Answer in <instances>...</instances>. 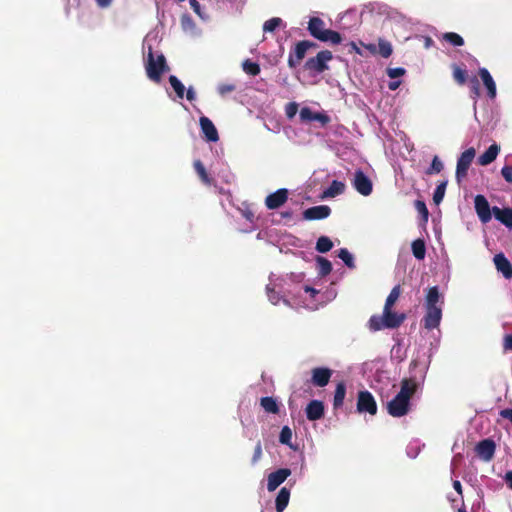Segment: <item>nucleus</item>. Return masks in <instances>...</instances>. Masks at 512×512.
Here are the masks:
<instances>
[{"mask_svg":"<svg viewBox=\"0 0 512 512\" xmlns=\"http://www.w3.org/2000/svg\"><path fill=\"white\" fill-rule=\"evenodd\" d=\"M410 376L400 382V391L387 403V412L392 417H402L410 411V400L424 381L427 372L426 365H420L413 359L409 365Z\"/></svg>","mask_w":512,"mask_h":512,"instance_id":"nucleus-1","label":"nucleus"},{"mask_svg":"<svg viewBox=\"0 0 512 512\" xmlns=\"http://www.w3.org/2000/svg\"><path fill=\"white\" fill-rule=\"evenodd\" d=\"M406 315L403 313L393 312L392 309H383V315H373L368 321V326L371 331H380L382 329H395L402 325L405 321Z\"/></svg>","mask_w":512,"mask_h":512,"instance_id":"nucleus-2","label":"nucleus"},{"mask_svg":"<svg viewBox=\"0 0 512 512\" xmlns=\"http://www.w3.org/2000/svg\"><path fill=\"white\" fill-rule=\"evenodd\" d=\"M308 31L311 36L322 42L340 44L342 37L334 30L326 29L324 21L319 17H311L308 22Z\"/></svg>","mask_w":512,"mask_h":512,"instance_id":"nucleus-3","label":"nucleus"},{"mask_svg":"<svg viewBox=\"0 0 512 512\" xmlns=\"http://www.w3.org/2000/svg\"><path fill=\"white\" fill-rule=\"evenodd\" d=\"M145 68L148 78L155 83H159L161 81L162 74L169 70L164 55L160 54L155 59L152 51H149L148 53Z\"/></svg>","mask_w":512,"mask_h":512,"instance_id":"nucleus-4","label":"nucleus"},{"mask_svg":"<svg viewBox=\"0 0 512 512\" xmlns=\"http://www.w3.org/2000/svg\"><path fill=\"white\" fill-rule=\"evenodd\" d=\"M333 55L329 50H322L315 57L309 58L304 65L305 70L313 73H322L328 69L327 63L332 60Z\"/></svg>","mask_w":512,"mask_h":512,"instance_id":"nucleus-5","label":"nucleus"},{"mask_svg":"<svg viewBox=\"0 0 512 512\" xmlns=\"http://www.w3.org/2000/svg\"><path fill=\"white\" fill-rule=\"evenodd\" d=\"M476 155L473 147L466 149L457 160L455 177L458 183H461L468 175V170Z\"/></svg>","mask_w":512,"mask_h":512,"instance_id":"nucleus-6","label":"nucleus"},{"mask_svg":"<svg viewBox=\"0 0 512 512\" xmlns=\"http://www.w3.org/2000/svg\"><path fill=\"white\" fill-rule=\"evenodd\" d=\"M356 406L359 413H368L370 415H375L377 413V403L375 398L367 390L359 391Z\"/></svg>","mask_w":512,"mask_h":512,"instance_id":"nucleus-7","label":"nucleus"},{"mask_svg":"<svg viewBox=\"0 0 512 512\" xmlns=\"http://www.w3.org/2000/svg\"><path fill=\"white\" fill-rule=\"evenodd\" d=\"M425 314L422 319V325L427 330L438 328L442 319V307H424Z\"/></svg>","mask_w":512,"mask_h":512,"instance_id":"nucleus-8","label":"nucleus"},{"mask_svg":"<svg viewBox=\"0 0 512 512\" xmlns=\"http://www.w3.org/2000/svg\"><path fill=\"white\" fill-rule=\"evenodd\" d=\"M353 187L363 196H369L373 190L372 181L361 169L354 173Z\"/></svg>","mask_w":512,"mask_h":512,"instance_id":"nucleus-9","label":"nucleus"},{"mask_svg":"<svg viewBox=\"0 0 512 512\" xmlns=\"http://www.w3.org/2000/svg\"><path fill=\"white\" fill-rule=\"evenodd\" d=\"M474 207L482 223L486 224L491 221L493 212L485 196L477 195L474 199Z\"/></svg>","mask_w":512,"mask_h":512,"instance_id":"nucleus-10","label":"nucleus"},{"mask_svg":"<svg viewBox=\"0 0 512 512\" xmlns=\"http://www.w3.org/2000/svg\"><path fill=\"white\" fill-rule=\"evenodd\" d=\"M496 450L495 442L490 439H484L477 443L475 452L480 459L485 462H489L493 459Z\"/></svg>","mask_w":512,"mask_h":512,"instance_id":"nucleus-11","label":"nucleus"},{"mask_svg":"<svg viewBox=\"0 0 512 512\" xmlns=\"http://www.w3.org/2000/svg\"><path fill=\"white\" fill-rule=\"evenodd\" d=\"M290 475L291 470L288 468H280L271 472L267 477V490L269 492L276 490Z\"/></svg>","mask_w":512,"mask_h":512,"instance_id":"nucleus-12","label":"nucleus"},{"mask_svg":"<svg viewBox=\"0 0 512 512\" xmlns=\"http://www.w3.org/2000/svg\"><path fill=\"white\" fill-rule=\"evenodd\" d=\"M288 199V190L285 188L278 189L277 191L269 194L265 198V205L270 210H275L286 203Z\"/></svg>","mask_w":512,"mask_h":512,"instance_id":"nucleus-13","label":"nucleus"},{"mask_svg":"<svg viewBox=\"0 0 512 512\" xmlns=\"http://www.w3.org/2000/svg\"><path fill=\"white\" fill-rule=\"evenodd\" d=\"M332 376V370L327 367H316L311 370V382L314 386H326Z\"/></svg>","mask_w":512,"mask_h":512,"instance_id":"nucleus-14","label":"nucleus"},{"mask_svg":"<svg viewBox=\"0 0 512 512\" xmlns=\"http://www.w3.org/2000/svg\"><path fill=\"white\" fill-rule=\"evenodd\" d=\"M331 214V208L327 205H318L307 208L303 212V218L305 220H321L327 218Z\"/></svg>","mask_w":512,"mask_h":512,"instance_id":"nucleus-15","label":"nucleus"},{"mask_svg":"<svg viewBox=\"0 0 512 512\" xmlns=\"http://www.w3.org/2000/svg\"><path fill=\"white\" fill-rule=\"evenodd\" d=\"M324 404L320 400H311L306 407V417L309 421H316L324 416Z\"/></svg>","mask_w":512,"mask_h":512,"instance_id":"nucleus-16","label":"nucleus"},{"mask_svg":"<svg viewBox=\"0 0 512 512\" xmlns=\"http://www.w3.org/2000/svg\"><path fill=\"white\" fill-rule=\"evenodd\" d=\"M199 122L201 131L205 135L206 139L210 142H217L219 140V135L213 122L206 116L200 117Z\"/></svg>","mask_w":512,"mask_h":512,"instance_id":"nucleus-17","label":"nucleus"},{"mask_svg":"<svg viewBox=\"0 0 512 512\" xmlns=\"http://www.w3.org/2000/svg\"><path fill=\"white\" fill-rule=\"evenodd\" d=\"M443 303L444 298L439 292V287H429L425 295L424 307H442Z\"/></svg>","mask_w":512,"mask_h":512,"instance_id":"nucleus-18","label":"nucleus"},{"mask_svg":"<svg viewBox=\"0 0 512 512\" xmlns=\"http://www.w3.org/2000/svg\"><path fill=\"white\" fill-rule=\"evenodd\" d=\"M478 73H479V76H480L485 88L487 89L488 97L490 99H494L497 94V88H496V83H495L493 77L491 76L490 72L486 68H480Z\"/></svg>","mask_w":512,"mask_h":512,"instance_id":"nucleus-19","label":"nucleus"},{"mask_svg":"<svg viewBox=\"0 0 512 512\" xmlns=\"http://www.w3.org/2000/svg\"><path fill=\"white\" fill-rule=\"evenodd\" d=\"M496 269L503 274L506 279L512 278V264L503 253L494 256Z\"/></svg>","mask_w":512,"mask_h":512,"instance_id":"nucleus-20","label":"nucleus"},{"mask_svg":"<svg viewBox=\"0 0 512 512\" xmlns=\"http://www.w3.org/2000/svg\"><path fill=\"white\" fill-rule=\"evenodd\" d=\"M492 212L496 220L507 228L512 229V208H500L498 206H494L492 207Z\"/></svg>","mask_w":512,"mask_h":512,"instance_id":"nucleus-21","label":"nucleus"},{"mask_svg":"<svg viewBox=\"0 0 512 512\" xmlns=\"http://www.w3.org/2000/svg\"><path fill=\"white\" fill-rule=\"evenodd\" d=\"M500 152V146L493 143L488 149L478 157V163L481 166H487L491 164L498 156Z\"/></svg>","mask_w":512,"mask_h":512,"instance_id":"nucleus-22","label":"nucleus"},{"mask_svg":"<svg viewBox=\"0 0 512 512\" xmlns=\"http://www.w3.org/2000/svg\"><path fill=\"white\" fill-rule=\"evenodd\" d=\"M307 53V49L305 45L300 41L295 45V49L293 53H290L288 57V66L290 68H295L300 62L303 60Z\"/></svg>","mask_w":512,"mask_h":512,"instance_id":"nucleus-23","label":"nucleus"},{"mask_svg":"<svg viewBox=\"0 0 512 512\" xmlns=\"http://www.w3.org/2000/svg\"><path fill=\"white\" fill-rule=\"evenodd\" d=\"M289 500H290V490L286 487H282L279 490V492L276 496V500H275L276 512H283L286 509V507L288 506Z\"/></svg>","mask_w":512,"mask_h":512,"instance_id":"nucleus-24","label":"nucleus"},{"mask_svg":"<svg viewBox=\"0 0 512 512\" xmlns=\"http://www.w3.org/2000/svg\"><path fill=\"white\" fill-rule=\"evenodd\" d=\"M345 395H346V385L344 382H339L336 385V389L334 392V398H333V409L334 410H337L343 406Z\"/></svg>","mask_w":512,"mask_h":512,"instance_id":"nucleus-25","label":"nucleus"},{"mask_svg":"<svg viewBox=\"0 0 512 512\" xmlns=\"http://www.w3.org/2000/svg\"><path fill=\"white\" fill-rule=\"evenodd\" d=\"M260 406L265 412L270 414H278L280 411V406L277 400L270 396L262 397L260 399Z\"/></svg>","mask_w":512,"mask_h":512,"instance_id":"nucleus-26","label":"nucleus"},{"mask_svg":"<svg viewBox=\"0 0 512 512\" xmlns=\"http://www.w3.org/2000/svg\"><path fill=\"white\" fill-rule=\"evenodd\" d=\"M345 191V184L343 182L333 180L330 186L323 192L322 198L335 197Z\"/></svg>","mask_w":512,"mask_h":512,"instance_id":"nucleus-27","label":"nucleus"},{"mask_svg":"<svg viewBox=\"0 0 512 512\" xmlns=\"http://www.w3.org/2000/svg\"><path fill=\"white\" fill-rule=\"evenodd\" d=\"M412 253L414 257L418 260H423L426 255V246L423 239H416L412 242L411 245Z\"/></svg>","mask_w":512,"mask_h":512,"instance_id":"nucleus-28","label":"nucleus"},{"mask_svg":"<svg viewBox=\"0 0 512 512\" xmlns=\"http://www.w3.org/2000/svg\"><path fill=\"white\" fill-rule=\"evenodd\" d=\"M193 166L201 181L206 185H211L213 179L207 173L203 163L200 160H195Z\"/></svg>","mask_w":512,"mask_h":512,"instance_id":"nucleus-29","label":"nucleus"},{"mask_svg":"<svg viewBox=\"0 0 512 512\" xmlns=\"http://www.w3.org/2000/svg\"><path fill=\"white\" fill-rule=\"evenodd\" d=\"M316 262H317L318 274L320 276L324 277L331 273L332 264L328 259L318 256L316 258Z\"/></svg>","mask_w":512,"mask_h":512,"instance_id":"nucleus-30","label":"nucleus"},{"mask_svg":"<svg viewBox=\"0 0 512 512\" xmlns=\"http://www.w3.org/2000/svg\"><path fill=\"white\" fill-rule=\"evenodd\" d=\"M401 294L400 285H396L392 288L389 295L386 298L384 308L383 309H392L394 304L397 302Z\"/></svg>","mask_w":512,"mask_h":512,"instance_id":"nucleus-31","label":"nucleus"},{"mask_svg":"<svg viewBox=\"0 0 512 512\" xmlns=\"http://www.w3.org/2000/svg\"><path fill=\"white\" fill-rule=\"evenodd\" d=\"M453 69V78L459 85H464L467 82L468 74L467 70L461 68L460 66L454 64L452 66Z\"/></svg>","mask_w":512,"mask_h":512,"instance_id":"nucleus-32","label":"nucleus"},{"mask_svg":"<svg viewBox=\"0 0 512 512\" xmlns=\"http://www.w3.org/2000/svg\"><path fill=\"white\" fill-rule=\"evenodd\" d=\"M243 71L250 76H257L261 69L258 63L251 61L250 59H246L242 63Z\"/></svg>","mask_w":512,"mask_h":512,"instance_id":"nucleus-33","label":"nucleus"},{"mask_svg":"<svg viewBox=\"0 0 512 512\" xmlns=\"http://www.w3.org/2000/svg\"><path fill=\"white\" fill-rule=\"evenodd\" d=\"M333 247V242L327 236H320L316 242V250L319 253H327Z\"/></svg>","mask_w":512,"mask_h":512,"instance_id":"nucleus-34","label":"nucleus"},{"mask_svg":"<svg viewBox=\"0 0 512 512\" xmlns=\"http://www.w3.org/2000/svg\"><path fill=\"white\" fill-rule=\"evenodd\" d=\"M169 83L174 89L177 97L182 99L185 93V86L182 84V82L176 76L171 75L169 77Z\"/></svg>","mask_w":512,"mask_h":512,"instance_id":"nucleus-35","label":"nucleus"},{"mask_svg":"<svg viewBox=\"0 0 512 512\" xmlns=\"http://www.w3.org/2000/svg\"><path fill=\"white\" fill-rule=\"evenodd\" d=\"M442 39L450 43L452 46H463L464 45V39L462 36L455 32H447L444 33L442 36Z\"/></svg>","mask_w":512,"mask_h":512,"instance_id":"nucleus-36","label":"nucleus"},{"mask_svg":"<svg viewBox=\"0 0 512 512\" xmlns=\"http://www.w3.org/2000/svg\"><path fill=\"white\" fill-rule=\"evenodd\" d=\"M338 257L345 263L348 268L354 269L356 267L352 254L346 248H341L339 250Z\"/></svg>","mask_w":512,"mask_h":512,"instance_id":"nucleus-37","label":"nucleus"},{"mask_svg":"<svg viewBox=\"0 0 512 512\" xmlns=\"http://www.w3.org/2000/svg\"><path fill=\"white\" fill-rule=\"evenodd\" d=\"M446 186L447 181H442L437 185L433 194V201L436 205H439L442 202L445 196Z\"/></svg>","mask_w":512,"mask_h":512,"instance_id":"nucleus-38","label":"nucleus"},{"mask_svg":"<svg viewBox=\"0 0 512 512\" xmlns=\"http://www.w3.org/2000/svg\"><path fill=\"white\" fill-rule=\"evenodd\" d=\"M279 441L281 444H284V445L289 446L290 448H293V445L291 443L292 430L288 426L282 427L280 435H279Z\"/></svg>","mask_w":512,"mask_h":512,"instance_id":"nucleus-39","label":"nucleus"},{"mask_svg":"<svg viewBox=\"0 0 512 512\" xmlns=\"http://www.w3.org/2000/svg\"><path fill=\"white\" fill-rule=\"evenodd\" d=\"M469 85H470V93L471 98L476 102L477 99L480 97V87H479V80L476 76H473L469 79Z\"/></svg>","mask_w":512,"mask_h":512,"instance_id":"nucleus-40","label":"nucleus"},{"mask_svg":"<svg viewBox=\"0 0 512 512\" xmlns=\"http://www.w3.org/2000/svg\"><path fill=\"white\" fill-rule=\"evenodd\" d=\"M444 166L438 156H434L430 167L426 170L427 175L438 174L443 170Z\"/></svg>","mask_w":512,"mask_h":512,"instance_id":"nucleus-41","label":"nucleus"},{"mask_svg":"<svg viewBox=\"0 0 512 512\" xmlns=\"http://www.w3.org/2000/svg\"><path fill=\"white\" fill-rule=\"evenodd\" d=\"M318 117H323L320 113H314L310 108L304 107L300 110V118L302 121H314Z\"/></svg>","mask_w":512,"mask_h":512,"instance_id":"nucleus-42","label":"nucleus"},{"mask_svg":"<svg viewBox=\"0 0 512 512\" xmlns=\"http://www.w3.org/2000/svg\"><path fill=\"white\" fill-rule=\"evenodd\" d=\"M378 47H379V54L382 57L388 58L391 56L393 49H392L391 44L388 41L380 39L379 43H378Z\"/></svg>","mask_w":512,"mask_h":512,"instance_id":"nucleus-43","label":"nucleus"},{"mask_svg":"<svg viewBox=\"0 0 512 512\" xmlns=\"http://www.w3.org/2000/svg\"><path fill=\"white\" fill-rule=\"evenodd\" d=\"M282 24V19L278 17H273L267 20L263 25V30L265 32H273Z\"/></svg>","mask_w":512,"mask_h":512,"instance_id":"nucleus-44","label":"nucleus"},{"mask_svg":"<svg viewBox=\"0 0 512 512\" xmlns=\"http://www.w3.org/2000/svg\"><path fill=\"white\" fill-rule=\"evenodd\" d=\"M415 208L419 212V214L422 215L423 219L425 221H427L428 220V216H429V212H428V209L426 207V204L423 201H421V200H416L415 201Z\"/></svg>","mask_w":512,"mask_h":512,"instance_id":"nucleus-45","label":"nucleus"},{"mask_svg":"<svg viewBox=\"0 0 512 512\" xmlns=\"http://www.w3.org/2000/svg\"><path fill=\"white\" fill-rule=\"evenodd\" d=\"M181 26L184 30L193 29L195 23L189 14H183L181 16Z\"/></svg>","mask_w":512,"mask_h":512,"instance_id":"nucleus-46","label":"nucleus"},{"mask_svg":"<svg viewBox=\"0 0 512 512\" xmlns=\"http://www.w3.org/2000/svg\"><path fill=\"white\" fill-rule=\"evenodd\" d=\"M298 111V104L295 102L288 103L285 107L286 116L291 119L293 118Z\"/></svg>","mask_w":512,"mask_h":512,"instance_id":"nucleus-47","label":"nucleus"},{"mask_svg":"<svg viewBox=\"0 0 512 512\" xmlns=\"http://www.w3.org/2000/svg\"><path fill=\"white\" fill-rule=\"evenodd\" d=\"M405 74V69L402 68V67H397V68H388L387 69V75L394 79V78H398L400 76H403Z\"/></svg>","mask_w":512,"mask_h":512,"instance_id":"nucleus-48","label":"nucleus"},{"mask_svg":"<svg viewBox=\"0 0 512 512\" xmlns=\"http://www.w3.org/2000/svg\"><path fill=\"white\" fill-rule=\"evenodd\" d=\"M501 175L505 179L506 182L512 183V166L505 165L501 169Z\"/></svg>","mask_w":512,"mask_h":512,"instance_id":"nucleus-49","label":"nucleus"},{"mask_svg":"<svg viewBox=\"0 0 512 512\" xmlns=\"http://www.w3.org/2000/svg\"><path fill=\"white\" fill-rule=\"evenodd\" d=\"M261 457H262V445H261V442L259 441L254 448V453L252 456V464L257 463L261 459Z\"/></svg>","mask_w":512,"mask_h":512,"instance_id":"nucleus-50","label":"nucleus"},{"mask_svg":"<svg viewBox=\"0 0 512 512\" xmlns=\"http://www.w3.org/2000/svg\"><path fill=\"white\" fill-rule=\"evenodd\" d=\"M503 351H512V334H506L503 337Z\"/></svg>","mask_w":512,"mask_h":512,"instance_id":"nucleus-51","label":"nucleus"},{"mask_svg":"<svg viewBox=\"0 0 512 512\" xmlns=\"http://www.w3.org/2000/svg\"><path fill=\"white\" fill-rule=\"evenodd\" d=\"M234 90H235V85L234 84H221L218 87V92L221 95H226L227 93H230V92H232Z\"/></svg>","mask_w":512,"mask_h":512,"instance_id":"nucleus-52","label":"nucleus"},{"mask_svg":"<svg viewBox=\"0 0 512 512\" xmlns=\"http://www.w3.org/2000/svg\"><path fill=\"white\" fill-rule=\"evenodd\" d=\"M267 294H268V297H269V300L273 303V304H277L278 301H279V296L278 294L275 292L274 289L270 288L267 286Z\"/></svg>","mask_w":512,"mask_h":512,"instance_id":"nucleus-53","label":"nucleus"},{"mask_svg":"<svg viewBox=\"0 0 512 512\" xmlns=\"http://www.w3.org/2000/svg\"><path fill=\"white\" fill-rule=\"evenodd\" d=\"M189 4L191 6V8L193 9V11L199 16L202 18V13H201V6H200V3L197 1V0H189Z\"/></svg>","mask_w":512,"mask_h":512,"instance_id":"nucleus-54","label":"nucleus"},{"mask_svg":"<svg viewBox=\"0 0 512 512\" xmlns=\"http://www.w3.org/2000/svg\"><path fill=\"white\" fill-rule=\"evenodd\" d=\"M499 414L503 419H507L512 423V408L511 409H509V408L503 409L500 411Z\"/></svg>","mask_w":512,"mask_h":512,"instance_id":"nucleus-55","label":"nucleus"},{"mask_svg":"<svg viewBox=\"0 0 512 512\" xmlns=\"http://www.w3.org/2000/svg\"><path fill=\"white\" fill-rule=\"evenodd\" d=\"M504 481L509 489L512 490V470L507 471L504 475Z\"/></svg>","mask_w":512,"mask_h":512,"instance_id":"nucleus-56","label":"nucleus"},{"mask_svg":"<svg viewBox=\"0 0 512 512\" xmlns=\"http://www.w3.org/2000/svg\"><path fill=\"white\" fill-rule=\"evenodd\" d=\"M453 488L455 489V491H456L459 495H462V494H463L462 485H461V482H460L459 480H454V481H453Z\"/></svg>","mask_w":512,"mask_h":512,"instance_id":"nucleus-57","label":"nucleus"},{"mask_svg":"<svg viewBox=\"0 0 512 512\" xmlns=\"http://www.w3.org/2000/svg\"><path fill=\"white\" fill-rule=\"evenodd\" d=\"M304 45H305V48L307 49V51L311 48H316L317 47V44L312 42V41H309V40H303L301 41Z\"/></svg>","mask_w":512,"mask_h":512,"instance_id":"nucleus-58","label":"nucleus"},{"mask_svg":"<svg viewBox=\"0 0 512 512\" xmlns=\"http://www.w3.org/2000/svg\"><path fill=\"white\" fill-rule=\"evenodd\" d=\"M195 96H196V94H195L194 90L191 87L188 88L187 93H186L187 100L193 101L195 99Z\"/></svg>","mask_w":512,"mask_h":512,"instance_id":"nucleus-59","label":"nucleus"},{"mask_svg":"<svg viewBox=\"0 0 512 512\" xmlns=\"http://www.w3.org/2000/svg\"><path fill=\"white\" fill-rule=\"evenodd\" d=\"M96 2L98 4V6L104 8V7H108L111 4L112 0H96Z\"/></svg>","mask_w":512,"mask_h":512,"instance_id":"nucleus-60","label":"nucleus"},{"mask_svg":"<svg viewBox=\"0 0 512 512\" xmlns=\"http://www.w3.org/2000/svg\"><path fill=\"white\" fill-rule=\"evenodd\" d=\"M400 85V81H394V82H390L388 87L390 90L394 91L396 90Z\"/></svg>","mask_w":512,"mask_h":512,"instance_id":"nucleus-61","label":"nucleus"},{"mask_svg":"<svg viewBox=\"0 0 512 512\" xmlns=\"http://www.w3.org/2000/svg\"><path fill=\"white\" fill-rule=\"evenodd\" d=\"M349 45L353 51H355L357 54H361V50L358 48L355 42H351Z\"/></svg>","mask_w":512,"mask_h":512,"instance_id":"nucleus-62","label":"nucleus"},{"mask_svg":"<svg viewBox=\"0 0 512 512\" xmlns=\"http://www.w3.org/2000/svg\"><path fill=\"white\" fill-rule=\"evenodd\" d=\"M305 291L310 293L311 295H315L317 293V290L310 286H306Z\"/></svg>","mask_w":512,"mask_h":512,"instance_id":"nucleus-63","label":"nucleus"},{"mask_svg":"<svg viewBox=\"0 0 512 512\" xmlns=\"http://www.w3.org/2000/svg\"><path fill=\"white\" fill-rule=\"evenodd\" d=\"M432 42H433L432 39L427 37L426 40H425V46L429 47L432 44Z\"/></svg>","mask_w":512,"mask_h":512,"instance_id":"nucleus-64","label":"nucleus"}]
</instances>
